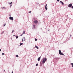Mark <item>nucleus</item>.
I'll return each instance as SVG.
<instances>
[{
  "label": "nucleus",
  "instance_id": "nucleus-1",
  "mask_svg": "<svg viewBox=\"0 0 73 73\" xmlns=\"http://www.w3.org/2000/svg\"><path fill=\"white\" fill-rule=\"evenodd\" d=\"M47 60V59L45 58L44 59H43L42 61V63H43V64H44L45 62V61Z\"/></svg>",
  "mask_w": 73,
  "mask_h": 73
},
{
  "label": "nucleus",
  "instance_id": "nucleus-2",
  "mask_svg": "<svg viewBox=\"0 0 73 73\" xmlns=\"http://www.w3.org/2000/svg\"><path fill=\"white\" fill-rule=\"evenodd\" d=\"M59 54H60V55H64V54H62V53L61 52L60 50H59Z\"/></svg>",
  "mask_w": 73,
  "mask_h": 73
},
{
  "label": "nucleus",
  "instance_id": "nucleus-3",
  "mask_svg": "<svg viewBox=\"0 0 73 73\" xmlns=\"http://www.w3.org/2000/svg\"><path fill=\"white\" fill-rule=\"evenodd\" d=\"M72 3L69 4L68 5V7H69L70 8H71V7H72Z\"/></svg>",
  "mask_w": 73,
  "mask_h": 73
},
{
  "label": "nucleus",
  "instance_id": "nucleus-4",
  "mask_svg": "<svg viewBox=\"0 0 73 73\" xmlns=\"http://www.w3.org/2000/svg\"><path fill=\"white\" fill-rule=\"evenodd\" d=\"M9 19H10V20H11L13 21V17H9Z\"/></svg>",
  "mask_w": 73,
  "mask_h": 73
},
{
  "label": "nucleus",
  "instance_id": "nucleus-5",
  "mask_svg": "<svg viewBox=\"0 0 73 73\" xmlns=\"http://www.w3.org/2000/svg\"><path fill=\"white\" fill-rule=\"evenodd\" d=\"M25 37H23V39H22V42H23V40L25 41Z\"/></svg>",
  "mask_w": 73,
  "mask_h": 73
},
{
  "label": "nucleus",
  "instance_id": "nucleus-6",
  "mask_svg": "<svg viewBox=\"0 0 73 73\" xmlns=\"http://www.w3.org/2000/svg\"><path fill=\"white\" fill-rule=\"evenodd\" d=\"M34 23L35 24H37L38 23V21H37V20H35L34 21Z\"/></svg>",
  "mask_w": 73,
  "mask_h": 73
},
{
  "label": "nucleus",
  "instance_id": "nucleus-7",
  "mask_svg": "<svg viewBox=\"0 0 73 73\" xmlns=\"http://www.w3.org/2000/svg\"><path fill=\"white\" fill-rule=\"evenodd\" d=\"M47 6V4H46L45 6V9L46 10H47L48 9V8L46 7Z\"/></svg>",
  "mask_w": 73,
  "mask_h": 73
},
{
  "label": "nucleus",
  "instance_id": "nucleus-8",
  "mask_svg": "<svg viewBox=\"0 0 73 73\" xmlns=\"http://www.w3.org/2000/svg\"><path fill=\"white\" fill-rule=\"evenodd\" d=\"M25 31H24L22 35H21V36H23V35H24V34H25Z\"/></svg>",
  "mask_w": 73,
  "mask_h": 73
},
{
  "label": "nucleus",
  "instance_id": "nucleus-9",
  "mask_svg": "<svg viewBox=\"0 0 73 73\" xmlns=\"http://www.w3.org/2000/svg\"><path fill=\"white\" fill-rule=\"evenodd\" d=\"M60 3H62V5H64V3H63L62 1H60Z\"/></svg>",
  "mask_w": 73,
  "mask_h": 73
},
{
  "label": "nucleus",
  "instance_id": "nucleus-10",
  "mask_svg": "<svg viewBox=\"0 0 73 73\" xmlns=\"http://www.w3.org/2000/svg\"><path fill=\"white\" fill-rule=\"evenodd\" d=\"M41 58V57H39L38 59V61H39L40 60V59Z\"/></svg>",
  "mask_w": 73,
  "mask_h": 73
},
{
  "label": "nucleus",
  "instance_id": "nucleus-11",
  "mask_svg": "<svg viewBox=\"0 0 73 73\" xmlns=\"http://www.w3.org/2000/svg\"><path fill=\"white\" fill-rule=\"evenodd\" d=\"M33 28H34V29H35V28H36V26H35V25H33Z\"/></svg>",
  "mask_w": 73,
  "mask_h": 73
},
{
  "label": "nucleus",
  "instance_id": "nucleus-12",
  "mask_svg": "<svg viewBox=\"0 0 73 73\" xmlns=\"http://www.w3.org/2000/svg\"><path fill=\"white\" fill-rule=\"evenodd\" d=\"M35 48H37V49H38V47L37 46H35Z\"/></svg>",
  "mask_w": 73,
  "mask_h": 73
},
{
  "label": "nucleus",
  "instance_id": "nucleus-13",
  "mask_svg": "<svg viewBox=\"0 0 73 73\" xmlns=\"http://www.w3.org/2000/svg\"><path fill=\"white\" fill-rule=\"evenodd\" d=\"M12 2H11V3H9V4H10V5L12 4Z\"/></svg>",
  "mask_w": 73,
  "mask_h": 73
},
{
  "label": "nucleus",
  "instance_id": "nucleus-14",
  "mask_svg": "<svg viewBox=\"0 0 73 73\" xmlns=\"http://www.w3.org/2000/svg\"><path fill=\"white\" fill-rule=\"evenodd\" d=\"M23 43H21L20 44V46H21V45H23Z\"/></svg>",
  "mask_w": 73,
  "mask_h": 73
},
{
  "label": "nucleus",
  "instance_id": "nucleus-15",
  "mask_svg": "<svg viewBox=\"0 0 73 73\" xmlns=\"http://www.w3.org/2000/svg\"><path fill=\"white\" fill-rule=\"evenodd\" d=\"M13 32H15V30H13L12 32V33H13Z\"/></svg>",
  "mask_w": 73,
  "mask_h": 73
},
{
  "label": "nucleus",
  "instance_id": "nucleus-16",
  "mask_svg": "<svg viewBox=\"0 0 73 73\" xmlns=\"http://www.w3.org/2000/svg\"><path fill=\"white\" fill-rule=\"evenodd\" d=\"M71 65H72V67L73 68V63H71Z\"/></svg>",
  "mask_w": 73,
  "mask_h": 73
},
{
  "label": "nucleus",
  "instance_id": "nucleus-17",
  "mask_svg": "<svg viewBox=\"0 0 73 73\" xmlns=\"http://www.w3.org/2000/svg\"><path fill=\"white\" fill-rule=\"evenodd\" d=\"M16 56L17 57H19V56L17 55H16Z\"/></svg>",
  "mask_w": 73,
  "mask_h": 73
},
{
  "label": "nucleus",
  "instance_id": "nucleus-18",
  "mask_svg": "<svg viewBox=\"0 0 73 73\" xmlns=\"http://www.w3.org/2000/svg\"><path fill=\"white\" fill-rule=\"evenodd\" d=\"M16 38H18V36H16Z\"/></svg>",
  "mask_w": 73,
  "mask_h": 73
},
{
  "label": "nucleus",
  "instance_id": "nucleus-19",
  "mask_svg": "<svg viewBox=\"0 0 73 73\" xmlns=\"http://www.w3.org/2000/svg\"><path fill=\"white\" fill-rule=\"evenodd\" d=\"M4 31H3L1 33V34H3V33H4Z\"/></svg>",
  "mask_w": 73,
  "mask_h": 73
},
{
  "label": "nucleus",
  "instance_id": "nucleus-20",
  "mask_svg": "<svg viewBox=\"0 0 73 73\" xmlns=\"http://www.w3.org/2000/svg\"><path fill=\"white\" fill-rule=\"evenodd\" d=\"M37 39L35 38V41H37Z\"/></svg>",
  "mask_w": 73,
  "mask_h": 73
},
{
  "label": "nucleus",
  "instance_id": "nucleus-21",
  "mask_svg": "<svg viewBox=\"0 0 73 73\" xmlns=\"http://www.w3.org/2000/svg\"><path fill=\"white\" fill-rule=\"evenodd\" d=\"M36 66H38V64H36Z\"/></svg>",
  "mask_w": 73,
  "mask_h": 73
},
{
  "label": "nucleus",
  "instance_id": "nucleus-22",
  "mask_svg": "<svg viewBox=\"0 0 73 73\" xmlns=\"http://www.w3.org/2000/svg\"><path fill=\"white\" fill-rule=\"evenodd\" d=\"M3 9H6V8H5V7H3L2 8Z\"/></svg>",
  "mask_w": 73,
  "mask_h": 73
},
{
  "label": "nucleus",
  "instance_id": "nucleus-23",
  "mask_svg": "<svg viewBox=\"0 0 73 73\" xmlns=\"http://www.w3.org/2000/svg\"><path fill=\"white\" fill-rule=\"evenodd\" d=\"M4 54H4V53H2V55H4Z\"/></svg>",
  "mask_w": 73,
  "mask_h": 73
},
{
  "label": "nucleus",
  "instance_id": "nucleus-24",
  "mask_svg": "<svg viewBox=\"0 0 73 73\" xmlns=\"http://www.w3.org/2000/svg\"><path fill=\"white\" fill-rule=\"evenodd\" d=\"M29 13H31V11H29Z\"/></svg>",
  "mask_w": 73,
  "mask_h": 73
},
{
  "label": "nucleus",
  "instance_id": "nucleus-25",
  "mask_svg": "<svg viewBox=\"0 0 73 73\" xmlns=\"http://www.w3.org/2000/svg\"><path fill=\"white\" fill-rule=\"evenodd\" d=\"M5 25H6V24H5V25H4V27H5Z\"/></svg>",
  "mask_w": 73,
  "mask_h": 73
},
{
  "label": "nucleus",
  "instance_id": "nucleus-26",
  "mask_svg": "<svg viewBox=\"0 0 73 73\" xmlns=\"http://www.w3.org/2000/svg\"><path fill=\"white\" fill-rule=\"evenodd\" d=\"M57 1H60V0H57Z\"/></svg>",
  "mask_w": 73,
  "mask_h": 73
},
{
  "label": "nucleus",
  "instance_id": "nucleus-27",
  "mask_svg": "<svg viewBox=\"0 0 73 73\" xmlns=\"http://www.w3.org/2000/svg\"><path fill=\"white\" fill-rule=\"evenodd\" d=\"M72 9H73V6L72 7Z\"/></svg>",
  "mask_w": 73,
  "mask_h": 73
},
{
  "label": "nucleus",
  "instance_id": "nucleus-28",
  "mask_svg": "<svg viewBox=\"0 0 73 73\" xmlns=\"http://www.w3.org/2000/svg\"><path fill=\"white\" fill-rule=\"evenodd\" d=\"M0 52H1V49H0Z\"/></svg>",
  "mask_w": 73,
  "mask_h": 73
},
{
  "label": "nucleus",
  "instance_id": "nucleus-29",
  "mask_svg": "<svg viewBox=\"0 0 73 73\" xmlns=\"http://www.w3.org/2000/svg\"><path fill=\"white\" fill-rule=\"evenodd\" d=\"M12 73H13V71H12Z\"/></svg>",
  "mask_w": 73,
  "mask_h": 73
},
{
  "label": "nucleus",
  "instance_id": "nucleus-30",
  "mask_svg": "<svg viewBox=\"0 0 73 73\" xmlns=\"http://www.w3.org/2000/svg\"><path fill=\"white\" fill-rule=\"evenodd\" d=\"M12 7V5H10V7Z\"/></svg>",
  "mask_w": 73,
  "mask_h": 73
},
{
  "label": "nucleus",
  "instance_id": "nucleus-31",
  "mask_svg": "<svg viewBox=\"0 0 73 73\" xmlns=\"http://www.w3.org/2000/svg\"><path fill=\"white\" fill-rule=\"evenodd\" d=\"M4 72H5V70H4Z\"/></svg>",
  "mask_w": 73,
  "mask_h": 73
},
{
  "label": "nucleus",
  "instance_id": "nucleus-32",
  "mask_svg": "<svg viewBox=\"0 0 73 73\" xmlns=\"http://www.w3.org/2000/svg\"><path fill=\"white\" fill-rule=\"evenodd\" d=\"M13 36H15V35H14Z\"/></svg>",
  "mask_w": 73,
  "mask_h": 73
},
{
  "label": "nucleus",
  "instance_id": "nucleus-33",
  "mask_svg": "<svg viewBox=\"0 0 73 73\" xmlns=\"http://www.w3.org/2000/svg\"><path fill=\"white\" fill-rule=\"evenodd\" d=\"M48 31H49V30H48Z\"/></svg>",
  "mask_w": 73,
  "mask_h": 73
}]
</instances>
